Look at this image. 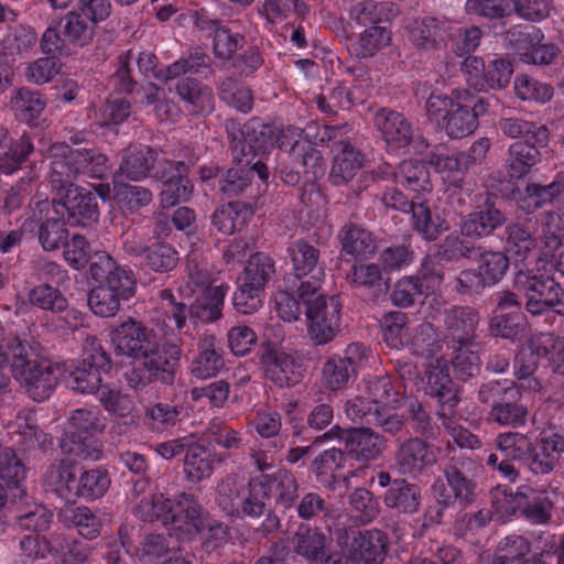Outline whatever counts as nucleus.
Returning a JSON list of instances; mask_svg holds the SVG:
<instances>
[{
  "label": "nucleus",
  "instance_id": "55",
  "mask_svg": "<svg viewBox=\"0 0 564 564\" xmlns=\"http://www.w3.org/2000/svg\"><path fill=\"white\" fill-rule=\"evenodd\" d=\"M395 181L414 193L432 191L430 173L425 165L415 160H406L400 163L394 174Z\"/></svg>",
  "mask_w": 564,
  "mask_h": 564
},
{
  "label": "nucleus",
  "instance_id": "43",
  "mask_svg": "<svg viewBox=\"0 0 564 564\" xmlns=\"http://www.w3.org/2000/svg\"><path fill=\"white\" fill-rule=\"evenodd\" d=\"M251 207L241 202H231L220 206L213 216V224L218 231L231 235L240 230L252 217Z\"/></svg>",
  "mask_w": 564,
  "mask_h": 564
},
{
  "label": "nucleus",
  "instance_id": "18",
  "mask_svg": "<svg viewBox=\"0 0 564 564\" xmlns=\"http://www.w3.org/2000/svg\"><path fill=\"white\" fill-rule=\"evenodd\" d=\"M51 184L57 194L64 192L67 186H76L73 180L80 173L79 164L85 161V155L78 153L65 143H55L50 147Z\"/></svg>",
  "mask_w": 564,
  "mask_h": 564
},
{
  "label": "nucleus",
  "instance_id": "56",
  "mask_svg": "<svg viewBox=\"0 0 564 564\" xmlns=\"http://www.w3.org/2000/svg\"><path fill=\"white\" fill-rule=\"evenodd\" d=\"M96 23L77 11H70L64 17L63 34L73 45H88L95 35Z\"/></svg>",
  "mask_w": 564,
  "mask_h": 564
},
{
  "label": "nucleus",
  "instance_id": "25",
  "mask_svg": "<svg viewBox=\"0 0 564 564\" xmlns=\"http://www.w3.org/2000/svg\"><path fill=\"white\" fill-rule=\"evenodd\" d=\"M435 462V453L416 437L403 442L395 453V464L403 475L416 476Z\"/></svg>",
  "mask_w": 564,
  "mask_h": 564
},
{
  "label": "nucleus",
  "instance_id": "57",
  "mask_svg": "<svg viewBox=\"0 0 564 564\" xmlns=\"http://www.w3.org/2000/svg\"><path fill=\"white\" fill-rule=\"evenodd\" d=\"M268 500L265 478H252L241 497L240 516L260 518L265 512Z\"/></svg>",
  "mask_w": 564,
  "mask_h": 564
},
{
  "label": "nucleus",
  "instance_id": "39",
  "mask_svg": "<svg viewBox=\"0 0 564 564\" xmlns=\"http://www.w3.org/2000/svg\"><path fill=\"white\" fill-rule=\"evenodd\" d=\"M174 551H180V546L171 534L152 533L140 543L137 556L142 564H163Z\"/></svg>",
  "mask_w": 564,
  "mask_h": 564
},
{
  "label": "nucleus",
  "instance_id": "54",
  "mask_svg": "<svg viewBox=\"0 0 564 564\" xmlns=\"http://www.w3.org/2000/svg\"><path fill=\"white\" fill-rule=\"evenodd\" d=\"M391 42V32L382 25L366 28L352 43V51L359 58L375 56Z\"/></svg>",
  "mask_w": 564,
  "mask_h": 564
},
{
  "label": "nucleus",
  "instance_id": "49",
  "mask_svg": "<svg viewBox=\"0 0 564 564\" xmlns=\"http://www.w3.org/2000/svg\"><path fill=\"white\" fill-rule=\"evenodd\" d=\"M531 348L540 359H545L554 372L564 375V338L541 333L531 338Z\"/></svg>",
  "mask_w": 564,
  "mask_h": 564
},
{
  "label": "nucleus",
  "instance_id": "29",
  "mask_svg": "<svg viewBox=\"0 0 564 564\" xmlns=\"http://www.w3.org/2000/svg\"><path fill=\"white\" fill-rule=\"evenodd\" d=\"M341 252L354 259H370L377 251V241L372 232L354 224H345L339 232Z\"/></svg>",
  "mask_w": 564,
  "mask_h": 564
},
{
  "label": "nucleus",
  "instance_id": "5",
  "mask_svg": "<svg viewBox=\"0 0 564 564\" xmlns=\"http://www.w3.org/2000/svg\"><path fill=\"white\" fill-rule=\"evenodd\" d=\"M318 285L302 282L297 289L299 297L305 305L307 335L315 345L333 341L340 330L341 303L335 295L319 292Z\"/></svg>",
  "mask_w": 564,
  "mask_h": 564
},
{
  "label": "nucleus",
  "instance_id": "3",
  "mask_svg": "<svg viewBox=\"0 0 564 564\" xmlns=\"http://www.w3.org/2000/svg\"><path fill=\"white\" fill-rule=\"evenodd\" d=\"M444 344L436 340L432 325L423 324L412 340V349L414 355L424 359L421 381L425 384V393L438 401V411H453L460 400L459 389L449 376L448 360L443 354Z\"/></svg>",
  "mask_w": 564,
  "mask_h": 564
},
{
  "label": "nucleus",
  "instance_id": "47",
  "mask_svg": "<svg viewBox=\"0 0 564 564\" xmlns=\"http://www.w3.org/2000/svg\"><path fill=\"white\" fill-rule=\"evenodd\" d=\"M177 94L188 104V111L193 113H210L214 110V95L210 88L198 82L184 78L177 84Z\"/></svg>",
  "mask_w": 564,
  "mask_h": 564
},
{
  "label": "nucleus",
  "instance_id": "34",
  "mask_svg": "<svg viewBox=\"0 0 564 564\" xmlns=\"http://www.w3.org/2000/svg\"><path fill=\"white\" fill-rule=\"evenodd\" d=\"M265 478V490L272 496L278 507L290 509L299 497V484L295 476L286 469H279L272 474H262Z\"/></svg>",
  "mask_w": 564,
  "mask_h": 564
},
{
  "label": "nucleus",
  "instance_id": "19",
  "mask_svg": "<svg viewBox=\"0 0 564 564\" xmlns=\"http://www.w3.org/2000/svg\"><path fill=\"white\" fill-rule=\"evenodd\" d=\"M181 359V349L175 344H160L153 339L145 346L135 361L151 377L167 380Z\"/></svg>",
  "mask_w": 564,
  "mask_h": 564
},
{
  "label": "nucleus",
  "instance_id": "8",
  "mask_svg": "<svg viewBox=\"0 0 564 564\" xmlns=\"http://www.w3.org/2000/svg\"><path fill=\"white\" fill-rule=\"evenodd\" d=\"M516 286L527 296V308L533 315L542 314L546 310H553L557 314H564V291L554 279L538 275L532 270H520L514 278Z\"/></svg>",
  "mask_w": 564,
  "mask_h": 564
},
{
  "label": "nucleus",
  "instance_id": "6",
  "mask_svg": "<svg viewBox=\"0 0 564 564\" xmlns=\"http://www.w3.org/2000/svg\"><path fill=\"white\" fill-rule=\"evenodd\" d=\"M106 426L105 417L97 408H80L70 412L68 429L59 441L64 454L82 459L98 460L100 449L94 437Z\"/></svg>",
  "mask_w": 564,
  "mask_h": 564
},
{
  "label": "nucleus",
  "instance_id": "33",
  "mask_svg": "<svg viewBox=\"0 0 564 564\" xmlns=\"http://www.w3.org/2000/svg\"><path fill=\"white\" fill-rule=\"evenodd\" d=\"M540 145L533 140L517 141L509 148L508 173L512 178H521L530 173L542 158Z\"/></svg>",
  "mask_w": 564,
  "mask_h": 564
},
{
  "label": "nucleus",
  "instance_id": "51",
  "mask_svg": "<svg viewBox=\"0 0 564 564\" xmlns=\"http://www.w3.org/2000/svg\"><path fill=\"white\" fill-rule=\"evenodd\" d=\"M345 455L340 449L329 448L319 454L312 464L317 481L333 488L345 467Z\"/></svg>",
  "mask_w": 564,
  "mask_h": 564
},
{
  "label": "nucleus",
  "instance_id": "23",
  "mask_svg": "<svg viewBox=\"0 0 564 564\" xmlns=\"http://www.w3.org/2000/svg\"><path fill=\"white\" fill-rule=\"evenodd\" d=\"M479 322L477 312L469 307H453L445 314L446 348L449 345H474Z\"/></svg>",
  "mask_w": 564,
  "mask_h": 564
},
{
  "label": "nucleus",
  "instance_id": "7",
  "mask_svg": "<svg viewBox=\"0 0 564 564\" xmlns=\"http://www.w3.org/2000/svg\"><path fill=\"white\" fill-rule=\"evenodd\" d=\"M111 361L100 343L94 337H87L83 346V358L73 362L66 386L82 394L97 392L102 382V373L109 371Z\"/></svg>",
  "mask_w": 564,
  "mask_h": 564
},
{
  "label": "nucleus",
  "instance_id": "53",
  "mask_svg": "<svg viewBox=\"0 0 564 564\" xmlns=\"http://www.w3.org/2000/svg\"><path fill=\"white\" fill-rule=\"evenodd\" d=\"M110 486L107 471L100 468L85 470L78 475L75 502L78 499L93 501L101 498Z\"/></svg>",
  "mask_w": 564,
  "mask_h": 564
},
{
  "label": "nucleus",
  "instance_id": "50",
  "mask_svg": "<svg viewBox=\"0 0 564 564\" xmlns=\"http://www.w3.org/2000/svg\"><path fill=\"white\" fill-rule=\"evenodd\" d=\"M411 224L423 239L433 241L441 232L448 229L444 219L438 215H434L425 203H414L411 206Z\"/></svg>",
  "mask_w": 564,
  "mask_h": 564
},
{
  "label": "nucleus",
  "instance_id": "13",
  "mask_svg": "<svg viewBox=\"0 0 564 564\" xmlns=\"http://www.w3.org/2000/svg\"><path fill=\"white\" fill-rule=\"evenodd\" d=\"M389 539L378 529L350 531L345 547L354 564H381L387 555Z\"/></svg>",
  "mask_w": 564,
  "mask_h": 564
},
{
  "label": "nucleus",
  "instance_id": "41",
  "mask_svg": "<svg viewBox=\"0 0 564 564\" xmlns=\"http://www.w3.org/2000/svg\"><path fill=\"white\" fill-rule=\"evenodd\" d=\"M429 162L444 181L456 186L459 185L464 171L470 165L469 156L466 153L444 150L432 153Z\"/></svg>",
  "mask_w": 564,
  "mask_h": 564
},
{
  "label": "nucleus",
  "instance_id": "11",
  "mask_svg": "<svg viewBox=\"0 0 564 564\" xmlns=\"http://www.w3.org/2000/svg\"><path fill=\"white\" fill-rule=\"evenodd\" d=\"M332 438H338L343 442L347 454L360 462L376 459L384 448V440L369 427L346 431L335 427L317 437L314 445Z\"/></svg>",
  "mask_w": 564,
  "mask_h": 564
},
{
  "label": "nucleus",
  "instance_id": "61",
  "mask_svg": "<svg viewBox=\"0 0 564 564\" xmlns=\"http://www.w3.org/2000/svg\"><path fill=\"white\" fill-rule=\"evenodd\" d=\"M294 551L304 557L308 564L326 547V538L317 529L301 525L293 539Z\"/></svg>",
  "mask_w": 564,
  "mask_h": 564
},
{
  "label": "nucleus",
  "instance_id": "60",
  "mask_svg": "<svg viewBox=\"0 0 564 564\" xmlns=\"http://www.w3.org/2000/svg\"><path fill=\"white\" fill-rule=\"evenodd\" d=\"M274 273L273 260L262 253L252 254L238 280L264 291L265 284Z\"/></svg>",
  "mask_w": 564,
  "mask_h": 564
},
{
  "label": "nucleus",
  "instance_id": "21",
  "mask_svg": "<svg viewBox=\"0 0 564 564\" xmlns=\"http://www.w3.org/2000/svg\"><path fill=\"white\" fill-rule=\"evenodd\" d=\"M265 376L280 387L293 386L303 376L301 361L282 349H270L261 358Z\"/></svg>",
  "mask_w": 564,
  "mask_h": 564
},
{
  "label": "nucleus",
  "instance_id": "20",
  "mask_svg": "<svg viewBox=\"0 0 564 564\" xmlns=\"http://www.w3.org/2000/svg\"><path fill=\"white\" fill-rule=\"evenodd\" d=\"M375 126L390 151L406 148L414 138L412 124L400 112L382 108L375 116Z\"/></svg>",
  "mask_w": 564,
  "mask_h": 564
},
{
  "label": "nucleus",
  "instance_id": "44",
  "mask_svg": "<svg viewBox=\"0 0 564 564\" xmlns=\"http://www.w3.org/2000/svg\"><path fill=\"white\" fill-rule=\"evenodd\" d=\"M155 162V153L147 145L129 149L116 176H126L130 181L139 182L148 176Z\"/></svg>",
  "mask_w": 564,
  "mask_h": 564
},
{
  "label": "nucleus",
  "instance_id": "45",
  "mask_svg": "<svg viewBox=\"0 0 564 564\" xmlns=\"http://www.w3.org/2000/svg\"><path fill=\"white\" fill-rule=\"evenodd\" d=\"M384 505L390 509H395L402 513H414L419 510L421 503L420 489L405 480H395L387 490Z\"/></svg>",
  "mask_w": 564,
  "mask_h": 564
},
{
  "label": "nucleus",
  "instance_id": "32",
  "mask_svg": "<svg viewBox=\"0 0 564 564\" xmlns=\"http://www.w3.org/2000/svg\"><path fill=\"white\" fill-rule=\"evenodd\" d=\"M224 367V359L217 347L216 337L204 336L198 343L197 356L191 365L192 375L200 380L215 377Z\"/></svg>",
  "mask_w": 564,
  "mask_h": 564
},
{
  "label": "nucleus",
  "instance_id": "17",
  "mask_svg": "<svg viewBox=\"0 0 564 564\" xmlns=\"http://www.w3.org/2000/svg\"><path fill=\"white\" fill-rule=\"evenodd\" d=\"M188 171L189 166L181 161H164L160 163L154 176L163 182V188L160 194L163 207H173L191 197L193 185L187 178Z\"/></svg>",
  "mask_w": 564,
  "mask_h": 564
},
{
  "label": "nucleus",
  "instance_id": "4",
  "mask_svg": "<svg viewBox=\"0 0 564 564\" xmlns=\"http://www.w3.org/2000/svg\"><path fill=\"white\" fill-rule=\"evenodd\" d=\"M11 371L35 401L47 399L67 370L65 364L53 362L39 352V345L14 338L10 346Z\"/></svg>",
  "mask_w": 564,
  "mask_h": 564
},
{
  "label": "nucleus",
  "instance_id": "1",
  "mask_svg": "<svg viewBox=\"0 0 564 564\" xmlns=\"http://www.w3.org/2000/svg\"><path fill=\"white\" fill-rule=\"evenodd\" d=\"M148 479L134 481L130 499L133 513L142 521H161L170 525L177 539H191L205 527V517L200 503L192 494L182 492L175 499L149 490Z\"/></svg>",
  "mask_w": 564,
  "mask_h": 564
},
{
  "label": "nucleus",
  "instance_id": "2",
  "mask_svg": "<svg viewBox=\"0 0 564 564\" xmlns=\"http://www.w3.org/2000/svg\"><path fill=\"white\" fill-rule=\"evenodd\" d=\"M488 104L466 89H453L451 95L433 93L425 102L427 119L451 139H460L476 131L478 118L487 112Z\"/></svg>",
  "mask_w": 564,
  "mask_h": 564
},
{
  "label": "nucleus",
  "instance_id": "35",
  "mask_svg": "<svg viewBox=\"0 0 564 564\" xmlns=\"http://www.w3.org/2000/svg\"><path fill=\"white\" fill-rule=\"evenodd\" d=\"M214 464L215 455L206 446L198 444L197 437H195L184 456L185 478L192 484H198L212 476Z\"/></svg>",
  "mask_w": 564,
  "mask_h": 564
},
{
  "label": "nucleus",
  "instance_id": "16",
  "mask_svg": "<svg viewBox=\"0 0 564 564\" xmlns=\"http://www.w3.org/2000/svg\"><path fill=\"white\" fill-rule=\"evenodd\" d=\"M259 131L254 127L247 126L245 143L257 153H265L278 145L281 150H289L291 156H295L302 142L303 130L296 127H285L274 132L270 126H260Z\"/></svg>",
  "mask_w": 564,
  "mask_h": 564
},
{
  "label": "nucleus",
  "instance_id": "26",
  "mask_svg": "<svg viewBox=\"0 0 564 564\" xmlns=\"http://www.w3.org/2000/svg\"><path fill=\"white\" fill-rule=\"evenodd\" d=\"M77 466L69 459H61L50 465L44 474L43 486L66 502L75 503Z\"/></svg>",
  "mask_w": 564,
  "mask_h": 564
},
{
  "label": "nucleus",
  "instance_id": "31",
  "mask_svg": "<svg viewBox=\"0 0 564 564\" xmlns=\"http://www.w3.org/2000/svg\"><path fill=\"white\" fill-rule=\"evenodd\" d=\"M334 160L330 170L332 182L336 185L350 181L362 165V156L348 141L333 145Z\"/></svg>",
  "mask_w": 564,
  "mask_h": 564
},
{
  "label": "nucleus",
  "instance_id": "38",
  "mask_svg": "<svg viewBox=\"0 0 564 564\" xmlns=\"http://www.w3.org/2000/svg\"><path fill=\"white\" fill-rule=\"evenodd\" d=\"M506 221L505 215L497 208L489 206L486 209L468 214L460 224L464 236L480 238L489 236L496 228Z\"/></svg>",
  "mask_w": 564,
  "mask_h": 564
},
{
  "label": "nucleus",
  "instance_id": "58",
  "mask_svg": "<svg viewBox=\"0 0 564 564\" xmlns=\"http://www.w3.org/2000/svg\"><path fill=\"white\" fill-rule=\"evenodd\" d=\"M536 247V241L532 234L521 225H511L507 227V239L505 250L509 254V260L513 262L524 261Z\"/></svg>",
  "mask_w": 564,
  "mask_h": 564
},
{
  "label": "nucleus",
  "instance_id": "12",
  "mask_svg": "<svg viewBox=\"0 0 564 564\" xmlns=\"http://www.w3.org/2000/svg\"><path fill=\"white\" fill-rule=\"evenodd\" d=\"M508 37L523 61L535 65H549L560 50L552 43H542V31L532 25L514 26L508 31Z\"/></svg>",
  "mask_w": 564,
  "mask_h": 564
},
{
  "label": "nucleus",
  "instance_id": "42",
  "mask_svg": "<svg viewBox=\"0 0 564 564\" xmlns=\"http://www.w3.org/2000/svg\"><path fill=\"white\" fill-rule=\"evenodd\" d=\"M229 285L221 283L205 292L197 293V299L192 306L193 313L203 322H215L223 315L225 297Z\"/></svg>",
  "mask_w": 564,
  "mask_h": 564
},
{
  "label": "nucleus",
  "instance_id": "30",
  "mask_svg": "<svg viewBox=\"0 0 564 564\" xmlns=\"http://www.w3.org/2000/svg\"><path fill=\"white\" fill-rule=\"evenodd\" d=\"M33 144L26 134L13 140L7 129H0V172L12 174L33 151Z\"/></svg>",
  "mask_w": 564,
  "mask_h": 564
},
{
  "label": "nucleus",
  "instance_id": "9",
  "mask_svg": "<svg viewBox=\"0 0 564 564\" xmlns=\"http://www.w3.org/2000/svg\"><path fill=\"white\" fill-rule=\"evenodd\" d=\"M462 72L469 87L477 91H487L507 87L513 67L510 61L506 58H492L485 63L480 57L469 56L464 59Z\"/></svg>",
  "mask_w": 564,
  "mask_h": 564
},
{
  "label": "nucleus",
  "instance_id": "63",
  "mask_svg": "<svg viewBox=\"0 0 564 564\" xmlns=\"http://www.w3.org/2000/svg\"><path fill=\"white\" fill-rule=\"evenodd\" d=\"M477 268L488 286L500 282L509 268V258L501 251H484L477 259Z\"/></svg>",
  "mask_w": 564,
  "mask_h": 564
},
{
  "label": "nucleus",
  "instance_id": "59",
  "mask_svg": "<svg viewBox=\"0 0 564 564\" xmlns=\"http://www.w3.org/2000/svg\"><path fill=\"white\" fill-rule=\"evenodd\" d=\"M499 128L510 138H525V140H533L540 145H547L549 142L547 129L531 121L505 118L499 121Z\"/></svg>",
  "mask_w": 564,
  "mask_h": 564
},
{
  "label": "nucleus",
  "instance_id": "40",
  "mask_svg": "<svg viewBox=\"0 0 564 564\" xmlns=\"http://www.w3.org/2000/svg\"><path fill=\"white\" fill-rule=\"evenodd\" d=\"M10 107L18 120L32 124L44 111L46 100L39 91L20 88L11 95Z\"/></svg>",
  "mask_w": 564,
  "mask_h": 564
},
{
  "label": "nucleus",
  "instance_id": "64",
  "mask_svg": "<svg viewBox=\"0 0 564 564\" xmlns=\"http://www.w3.org/2000/svg\"><path fill=\"white\" fill-rule=\"evenodd\" d=\"M497 449L508 459L524 460L532 456L533 445L531 440L522 433H500L496 438Z\"/></svg>",
  "mask_w": 564,
  "mask_h": 564
},
{
  "label": "nucleus",
  "instance_id": "62",
  "mask_svg": "<svg viewBox=\"0 0 564 564\" xmlns=\"http://www.w3.org/2000/svg\"><path fill=\"white\" fill-rule=\"evenodd\" d=\"M541 241L546 257H553L564 245V217L554 212H546L541 224Z\"/></svg>",
  "mask_w": 564,
  "mask_h": 564
},
{
  "label": "nucleus",
  "instance_id": "24",
  "mask_svg": "<svg viewBox=\"0 0 564 564\" xmlns=\"http://www.w3.org/2000/svg\"><path fill=\"white\" fill-rule=\"evenodd\" d=\"M410 42L417 48L430 50L444 42L453 30V24L446 19L423 18L414 20L408 28Z\"/></svg>",
  "mask_w": 564,
  "mask_h": 564
},
{
  "label": "nucleus",
  "instance_id": "52",
  "mask_svg": "<svg viewBox=\"0 0 564 564\" xmlns=\"http://www.w3.org/2000/svg\"><path fill=\"white\" fill-rule=\"evenodd\" d=\"M354 289H362L376 295L383 291L384 282L381 269L372 262H359L351 265L346 276Z\"/></svg>",
  "mask_w": 564,
  "mask_h": 564
},
{
  "label": "nucleus",
  "instance_id": "22",
  "mask_svg": "<svg viewBox=\"0 0 564 564\" xmlns=\"http://www.w3.org/2000/svg\"><path fill=\"white\" fill-rule=\"evenodd\" d=\"M111 345L118 356L134 360L141 355L151 338L141 323L131 318L120 323L110 332Z\"/></svg>",
  "mask_w": 564,
  "mask_h": 564
},
{
  "label": "nucleus",
  "instance_id": "15",
  "mask_svg": "<svg viewBox=\"0 0 564 564\" xmlns=\"http://www.w3.org/2000/svg\"><path fill=\"white\" fill-rule=\"evenodd\" d=\"M29 220L37 226L39 241L44 250H56L65 242L67 238L65 225H67V221L63 216L54 215L53 205L50 200H37L31 207Z\"/></svg>",
  "mask_w": 564,
  "mask_h": 564
},
{
  "label": "nucleus",
  "instance_id": "48",
  "mask_svg": "<svg viewBox=\"0 0 564 564\" xmlns=\"http://www.w3.org/2000/svg\"><path fill=\"white\" fill-rule=\"evenodd\" d=\"M250 161L246 165H238L228 170L220 180V189L228 195H237L241 193L251 182V173L256 172L262 182H267L269 174L263 163L254 162L249 167Z\"/></svg>",
  "mask_w": 564,
  "mask_h": 564
},
{
  "label": "nucleus",
  "instance_id": "36",
  "mask_svg": "<svg viewBox=\"0 0 564 564\" xmlns=\"http://www.w3.org/2000/svg\"><path fill=\"white\" fill-rule=\"evenodd\" d=\"M564 452V437L557 434H542L536 449L532 451L530 468L534 474H547L555 467Z\"/></svg>",
  "mask_w": 564,
  "mask_h": 564
},
{
  "label": "nucleus",
  "instance_id": "14",
  "mask_svg": "<svg viewBox=\"0 0 564 564\" xmlns=\"http://www.w3.org/2000/svg\"><path fill=\"white\" fill-rule=\"evenodd\" d=\"M90 274L106 288L115 291L123 300H129L134 295L137 280L133 272L122 265H118L113 258L106 252L95 256L90 264Z\"/></svg>",
  "mask_w": 564,
  "mask_h": 564
},
{
  "label": "nucleus",
  "instance_id": "28",
  "mask_svg": "<svg viewBox=\"0 0 564 564\" xmlns=\"http://www.w3.org/2000/svg\"><path fill=\"white\" fill-rule=\"evenodd\" d=\"M294 273L297 278H304L312 274L313 281H308L312 285H318L325 278V271L318 263L319 250L310 245L305 240H296L288 248Z\"/></svg>",
  "mask_w": 564,
  "mask_h": 564
},
{
  "label": "nucleus",
  "instance_id": "10",
  "mask_svg": "<svg viewBox=\"0 0 564 564\" xmlns=\"http://www.w3.org/2000/svg\"><path fill=\"white\" fill-rule=\"evenodd\" d=\"M53 199L54 215L63 216L69 226H89L99 219V209L94 194L79 186H67Z\"/></svg>",
  "mask_w": 564,
  "mask_h": 564
},
{
  "label": "nucleus",
  "instance_id": "46",
  "mask_svg": "<svg viewBox=\"0 0 564 564\" xmlns=\"http://www.w3.org/2000/svg\"><path fill=\"white\" fill-rule=\"evenodd\" d=\"M357 390L362 397H366L375 408L395 409L398 406V393L393 390L391 380L386 376L365 379L360 382Z\"/></svg>",
  "mask_w": 564,
  "mask_h": 564
},
{
  "label": "nucleus",
  "instance_id": "27",
  "mask_svg": "<svg viewBox=\"0 0 564 564\" xmlns=\"http://www.w3.org/2000/svg\"><path fill=\"white\" fill-rule=\"evenodd\" d=\"M564 203V180L556 177L549 185L530 183L518 192L517 204L520 209L532 213L543 206Z\"/></svg>",
  "mask_w": 564,
  "mask_h": 564
},
{
  "label": "nucleus",
  "instance_id": "37",
  "mask_svg": "<svg viewBox=\"0 0 564 564\" xmlns=\"http://www.w3.org/2000/svg\"><path fill=\"white\" fill-rule=\"evenodd\" d=\"M214 275L207 261L200 254L192 251L187 257V279L180 285L178 291L184 297H191L199 292L212 289Z\"/></svg>",
  "mask_w": 564,
  "mask_h": 564
}]
</instances>
